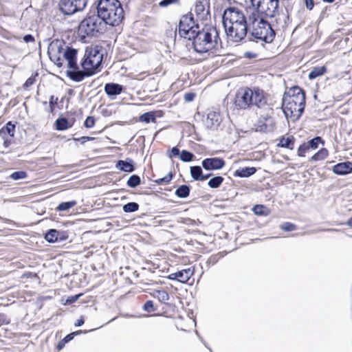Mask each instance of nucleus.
<instances>
[{
    "label": "nucleus",
    "instance_id": "obj_34",
    "mask_svg": "<svg viewBox=\"0 0 352 352\" xmlns=\"http://www.w3.org/2000/svg\"><path fill=\"white\" fill-rule=\"evenodd\" d=\"M220 256L219 254L211 255L204 264L200 263L201 269L208 270L210 266L215 265L219 260Z\"/></svg>",
    "mask_w": 352,
    "mask_h": 352
},
{
    "label": "nucleus",
    "instance_id": "obj_12",
    "mask_svg": "<svg viewBox=\"0 0 352 352\" xmlns=\"http://www.w3.org/2000/svg\"><path fill=\"white\" fill-rule=\"evenodd\" d=\"M17 123L16 121H8L0 129V137L3 140V145L5 148H8L12 144Z\"/></svg>",
    "mask_w": 352,
    "mask_h": 352
},
{
    "label": "nucleus",
    "instance_id": "obj_19",
    "mask_svg": "<svg viewBox=\"0 0 352 352\" xmlns=\"http://www.w3.org/2000/svg\"><path fill=\"white\" fill-rule=\"evenodd\" d=\"M115 168L122 172L131 173L136 169V163L130 157L125 160H118L116 162Z\"/></svg>",
    "mask_w": 352,
    "mask_h": 352
},
{
    "label": "nucleus",
    "instance_id": "obj_18",
    "mask_svg": "<svg viewBox=\"0 0 352 352\" xmlns=\"http://www.w3.org/2000/svg\"><path fill=\"white\" fill-rule=\"evenodd\" d=\"M222 122V117L218 111H210L207 113L206 127L210 130H217Z\"/></svg>",
    "mask_w": 352,
    "mask_h": 352
},
{
    "label": "nucleus",
    "instance_id": "obj_38",
    "mask_svg": "<svg viewBox=\"0 0 352 352\" xmlns=\"http://www.w3.org/2000/svg\"><path fill=\"white\" fill-rule=\"evenodd\" d=\"M140 205L137 202L131 201L122 206V210L125 213L135 212L139 210Z\"/></svg>",
    "mask_w": 352,
    "mask_h": 352
},
{
    "label": "nucleus",
    "instance_id": "obj_25",
    "mask_svg": "<svg viewBox=\"0 0 352 352\" xmlns=\"http://www.w3.org/2000/svg\"><path fill=\"white\" fill-rule=\"evenodd\" d=\"M296 138L293 135H289L287 137L282 135L278 138V142L277 143L276 146L293 150Z\"/></svg>",
    "mask_w": 352,
    "mask_h": 352
},
{
    "label": "nucleus",
    "instance_id": "obj_59",
    "mask_svg": "<svg viewBox=\"0 0 352 352\" xmlns=\"http://www.w3.org/2000/svg\"><path fill=\"white\" fill-rule=\"evenodd\" d=\"M85 323V317L83 316H80L79 318L75 322L74 326L76 327H80L83 325Z\"/></svg>",
    "mask_w": 352,
    "mask_h": 352
},
{
    "label": "nucleus",
    "instance_id": "obj_54",
    "mask_svg": "<svg viewBox=\"0 0 352 352\" xmlns=\"http://www.w3.org/2000/svg\"><path fill=\"white\" fill-rule=\"evenodd\" d=\"M179 0H162L159 3L160 7H167L171 4H175L178 3Z\"/></svg>",
    "mask_w": 352,
    "mask_h": 352
},
{
    "label": "nucleus",
    "instance_id": "obj_44",
    "mask_svg": "<svg viewBox=\"0 0 352 352\" xmlns=\"http://www.w3.org/2000/svg\"><path fill=\"white\" fill-rule=\"evenodd\" d=\"M106 94L110 98L113 100L116 98V96L120 95L124 89H104Z\"/></svg>",
    "mask_w": 352,
    "mask_h": 352
},
{
    "label": "nucleus",
    "instance_id": "obj_13",
    "mask_svg": "<svg viewBox=\"0 0 352 352\" xmlns=\"http://www.w3.org/2000/svg\"><path fill=\"white\" fill-rule=\"evenodd\" d=\"M44 239L50 243L64 242L69 239V231L50 228L44 234Z\"/></svg>",
    "mask_w": 352,
    "mask_h": 352
},
{
    "label": "nucleus",
    "instance_id": "obj_37",
    "mask_svg": "<svg viewBox=\"0 0 352 352\" xmlns=\"http://www.w3.org/2000/svg\"><path fill=\"white\" fill-rule=\"evenodd\" d=\"M175 175V172L170 171L167 175H166L163 177L155 179L153 180V182L157 185L168 184L174 178Z\"/></svg>",
    "mask_w": 352,
    "mask_h": 352
},
{
    "label": "nucleus",
    "instance_id": "obj_3",
    "mask_svg": "<svg viewBox=\"0 0 352 352\" xmlns=\"http://www.w3.org/2000/svg\"><path fill=\"white\" fill-rule=\"evenodd\" d=\"M97 12L101 21L111 26L118 25L124 19V10L118 0H100Z\"/></svg>",
    "mask_w": 352,
    "mask_h": 352
},
{
    "label": "nucleus",
    "instance_id": "obj_16",
    "mask_svg": "<svg viewBox=\"0 0 352 352\" xmlns=\"http://www.w3.org/2000/svg\"><path fill=\"white\" fill-rule=\"evenodd\" d=\"M241 92L239 90L233 99L234 104L238 109H247L251 108L248 101V91H263V89H243Z\"/></svg>",
    "mask_w": 352,
    "mask_h": 352
},
{
    "label": "nucleus",
    "instance_id": "obj_57",
    "mask_svg": "<svg viewBox=\"0 0 352 352\" xmlns=\"http://www.w3.org/2000/svg\"><path fill=\"white\" fill-rule=\"evenodd\" d=\"M49 105L56 106V107L58 106V97H56L54 95H52L50 97Z\"/></svg>",
    "mask_w": 352,
    "mask_h": 352
},
{
    "label": "nucleus",
    "instance_id": "obj_24",
    "mask_svg": "<svg viewBox=\"0 0 352 352\" xmlns=\"http://www.w3.org/2000/svg\"><path fill=\"white\" fill-rule=\"evenodd\" d=\"M257 171V168L254 166H245L236 169L233 176L235 177L246 178L254 175Z\"/></svg>",
    "mask_w": 352,
    "mask_h": 352
},
{
    "label": "nucleus",
    "instance_id": "obj_49",
    "mask_svg": "<svg viewBox=\"0 0 352 352\" xmlns=\"http://www.w3.org/2000/svg\"><path fill=\"white\" fill-rule=\"evenodd\" d=\"M82 296V294L80 293L78 294L68 296L66 298L65 302L63 303V305H72L73 303L76 302L80 298V297Z\"/></svg>",
    "mask_w": 352,
    "mask_h": 352
},
{
    "label": "nucleus",
    "instance_id": "obj_23",
    "mask_svg": "<svg viewBox=\"0 0 352 352\" xmlns=\"http://www.w3.org/2000/svg\"><path fill=\"white\" fill-rule=\"evenodd\" d=\"M74 126V120H71L70 122L68 119L63 116L62 113L59 114L58 118L54 122V129L58 131H64Z\"/></svg>",
    "mask_w": 352,
    "mask_h": 352
},
{
    "label": "nucleus",
    "instance_id": "obj_28",
    "mask_svg": "<svg viewBox=\"0 0 352 352\" xmlns=\"http://www.w3.org/2000/svg\"><path fill=\"white\" fill-rule=\"evenodd\" d=\"M203 167L201 166L195 165L190 167V174L192 179L195 182H200L203 174Z\"/></svg>",
    "mask_w": 352,
    "mask_h": 352
},
{
    "label": "nucleus",
    "instance_id": "obj_4",
    "mask_svg": "<svg viewBox=\"0 0 352 352\" xmlns=\"http://www.w3.org/2000/svg\"><path fill=\"white\" fill-rule=\"evenodd\" d=\"M248 30L257 40L270 43L274 38L275 33L270 24L254 12L248 14Z\"/></svg>",
    "mask_w": 352,
    "mask_h": 352
},
{
    "label": "nucleus",
    "instance_id": "obj_7",
    "mask_svg": "<svg viewBox=\"0 0 352 352\" xmlns=\"http://www.w3.org/2000/svg\"><path fill=\"white\" fill-rule=\"evenodd\" d=\"M199 27L195 23L192 13L184 15L179 24V34L185 38L191 40Z\"/></svg>",
    "mask_w": 352,
    "mask_h": 352
},
{
    "label": "nucleus",
    "instance_id": "obj_36",
    "mask_svg": "<svg viewBox=\"0 0 352 352\" xmlns=\"http://www.w3.org/2000/svg\"><path fill=\"white\" fill-rule=\"evenodd\" d=\"M155 293H157V299L160 302L169 305V303L166 302V301L168 300L170 298L167 292L164 290L155 289L152 294L154 298H156Z\"/></svg>",
    "mask_w": 352,
    "mask_h": 352
},
{
    "label": "nucleus",
    "instance_id": "obj_46",
    "mask_svg": "<svg viewBox=\"0 0 352 352\" xmlns=\"http://www.w3.org/2000/svg\"><path fill=\"white\" fill-rule=\"evenodd\" d=\"M180 153L181 151L177 146H173L170 149L166 151V155L170 159L177 157H179Z\"/></svg>",
    "mask_w": 352,
    "mask_h": 352
},
{
    "label": "nucleus",
    "instance_id": "obj_56",
    "mask_svg": "<svg viewBox=\"0 0 352 352\" xmlns=\"http://www.w3.org/2000/svg\"><path fill=\"white\" fill-rule=\"evenodd\" d=\"M22 278H38L37 273L28 272L22 275Z\"/></svg>",
    "mask_w": 352,
    "mask_h": 352
},
{
    "label": "nucleus",
    "instance_id": "obj_61",
    "mask_svg": "<svg viewBox=\"0 0 352 352\" xmlns=\"http://www.w3.org/2000/svg\"><path fill=\"white\" fill-rule=\"evenodd\" d=\"M304 1L305 3V6H306V8L308 10H311L314 6V0H304Z\"/></svg>",
    "mask_w": 352,
    "mask_h": 352
},
{
    "label": "nucleus",
    "instance_id": "obj_26",
    "mask_svg": "<svg viewBox=\"0 0 352 352\" xmlns=\"http://www.w3.org/2000/svg\"><path fill=\"white\" fill-rule=\"evenodd\" d=\"M192 186L190 184H182L178 186L175 190V195L180 199H186L189 197Z\"/></svg>",
    "mask_w": 352,
    "mask_h": 352
},
{
    "label": "nucleus",
    "instance_id": "obj_58",
    "mask_svg": "<svg viewBox=\"0 0 352 352\" xmlns=\"http://www.w3.org/2000/svg\"><path fill=\"white\" fill-rule=\"evenodd\" d=\"M100 113L104 117H109L113 114V111L111 109L104 108L101 110Z\"/></svg>",
    "mask_w": 352,
    "mask_h": 352
},
{
    "label": "nucleus",
    "instance_id": "obj_22",
    "mask_svg": "<svg viewBox=\"0 0 352 352\" xmlns=\"http://www.w3.org/2000/svg\"><path fill=\"white\" fill-rule=\"evenodd\" d=\"M164 113L161 110L149 111L141 114L138 118V121L144 123H155L157 118H162Z\"/></svg>",
    "mask_w": 352,
    "mask_h": 352
},
{
    "label": "nucleus",
    "instance_id": "obj_15",
    "mask_svg": "<svg viewBox=\"0 0 352 352\" xmlns=\"http://www.w3.org/2000/svg\"><path fill=\"white\" fill-rule=\"evenodd\" d=\"M201 165L207 171L219 170L226 166V161L220 157H207L201 161Z\"/></svg>",
    "mask_w": 352,
    "mask_h": 352
},
{
    "label": "nucleus",
    "instance_id": "obj_64",
    "mask_svg": "<svg viewBox=\"0 0 352 352\" xmlns=\"http://www.w3.org/2000/svg\"><path fill=\"white\" fill-rule=\"evenodd\" d=\"M212 176V173H206V174H204L203 173V174L201 175V181L200 182H204V181L208 179V178H210Z\"/></svg>",
    "mask_w": 352,
    "mask_h": 352
},
{
    "label": "nucleus",
    "instance_id": "obj_32",
    "mask_svg": "<svg viewBox=\"0 0 352 352\" xmlns=\"http://www.w3.org/2000/svg\"><path fill=\"white\" fill-rule=\"evenodd\" d=\"M329 155V151L326 148H321L315 153L310 158V161L318 162L324 160Z\"/></svg>",
    "mask_w": 352,
    "mask_h": 352
},
{
    "label": "nucleus",
    "instance_id": "obj_39",
    "mask_svg": "<svg viewBox=\"0 0 352 352\" xmlns=\"http://www.w3.org/2000/svg\"><path fill=\"white\" fill-rule=\"evenodd\" d=\"M195 157L194 153L188 150H182L179 155V160L184 162H190Z\"/></svg>",
    "mask_w": 352,
    "mask_h": 352
},
{
    "label": "nucleus",
    "instance_id": "obj_9",
    "mask_svg": "<svg viewBox=\"0 0 352 352\" xmlns=\"http://www.w3.org/2000/svg\"><path fill=\"white\" fill-rule=\"evenodd\" d=\"M88 0H60L58 8L60 11L65 15H72L82 10Z\"/></svg>",
    "mask_w": 352,
    "mask_h": 352
},
{
    "label": "nucleus",
    "instance_id": "obj_11",
    "mask_svg": "<svg viewBox=\"0 0 352 352\" xmlns=\"http://www.w3.org/2000/svg\"><path fill=\"white\" fill-rule=\"evenodd\" d=\"M283 99H290L294 102L298 103L299 107V113L302 114L305 111L306 104V92L305 89H288L285 91L283 94Z\"/></svg>",
    "mask_w": 352,
    "mask_h": 352
},
{
    "label": "nucleus",
    "instance_id": "obj_29",
    "mask_svg": "<svg viewBox=\"0 0 352 352\" xmlns=\"http://www.w3.org/2000/svg\"><path fill=\"white\" fill-rule=\"evenodd\" d=\"M305 143L309 149L315 150L318 148L319 144L324 145L325 141L321 136H315Z\"/></svg>",
    "mask_w": 352,
    "mask_h": 352
},
{
    "label": "nucleus",
    "instance_id": "obj_62",
    "mask_svg": "<svg viewBox=\"0 0 352 352\" xmlns=\"http://www.w3.org/2000/svg\"><path fill=\"white\" fill-rule=\"evenodd\" d=\"M23 41L25 43H33L34 41V38L31 34H27L23 36Z\"/></svg>",
    "mask_w": 352,
    "mask_h": 352
},
{
    "label": "nucleus",
    "instance_id": "obj_1",
    "mask_svg": "<svg viewBox=\"0 0 352 352\" xmlns=\"http://www.w3.org/2000/svg\"><path fill=\"white\" fill-rule=\"evenodd\" d=\"M64 43L62 41L55 40L50 43L47 53L50 58L58 67H61L63 62H67L69 69L67 71V76L72 80L79 82L85 76H90L100 66L103 58V50L98 46L87 48L85 52V58L81 63L84 72L78 71L76 63L77 51L74 49L63 48Z\"/></svg>",
    "mask_w": 352,
    "mask_h": 352
},
{
    "label": "nucleus",
    "instance_id": "obj_55",
    "mask_svg": "<svg viewBox=\"0 0 352 352\" xmlns=\"http://www.w3.org/2000/svg\"><path fill=\"white\" fill-rule=\"evenodd\" d=\"M95 329H90V330H82V329H80V330H77V331L71 332V333H72V336L73 338H74L77 336H79V335H81V334H86V333H87L89 332H91V331H94Z\"/></svg>",
    "mask_w": 352,
    "mask_h": 352
},
{
    "label": "nucleus",
    "instance_id": "obj_17",
    "mask_svg": "<svg viewBox=\"0 0 352 352\" xmlns=\"http://www.w3.org/2000/svg\"><path fill=\"white\" fill-rule=\"evenodd\" d=\"M194 273V267H188L182 270H178L175 273L170 274L167 276H165V278L170 280L177 281L180 283H188Z\"/></svg>",
    "mask_w": 352,
    "mask_h": 352
},
{
    "label": "nucleus",
    "instance_id": "obj_6",
    "mask_svg": "<svg viewBox=\"0 0 352 352\" xmlns=\"http://www.w3.org/2000/svg\"><path fill=\"white\" fill-rule=\"evenodd\" d=\"M248 14L254 12L258 16L272 18L278 13V0H250Z\"/></svg>",
    "mask_w": 352,
    "mask_h": 352
},
{
    "label": "nucleus",
    "instance_id": "obj_20",
    "mask_svg": "<svg viewBox=\"0 0 352 352\" xmlns=\"http://www.w3.org/2000/svg\"><path fill=\"white\" fill-rule=\"evenodd\" d=\"M332 172L337 175H346L352 173V162L344 161L338 162L331 168Z\"/></svg>",
    "mask_w": 352,
    "mask_h": 352
},
{
    "label": "nucleus",
    "instance_id": "obj_21",
    "mask_svg": "<svg viewBox=\"0 0 352 352\" xmlns=\"http://www.w3.org/2000/svg\"><path fill=\"white\" fill-rule=\"evenodd\" d=\"M194 12L197 16L204 19L209 14V3L207 0H196Z\"/></svg>",
    "mask_w": 352,
    "mask_h": 352
},
{
    "label": "nucleus",
    "instance_id": "obj_35",
    "mask_svg": "<svg viewBox=\"0 0 352 352\" xmlns=\"http://www.w3.org/2000/svg\"><path fill=\"white\" fill-rule=\"evenodd\" d=\"M327 72L325 66L314 67L309 74V78L313 80L318 76H322Z\"/></svg>",
    "mask_w": 352,
    "mask_h": 352
},
{
    "label": "nucleus",
    "instance_id": "obj_52",
    "mask_svg": "<svg viewBox=\"0 0 352 352\" xmlns=\"http://www.w3.org/2000/svg\"><path fill=\"white\" fill-rule=\"evenodd\" d=\"M11 322L10 317L4 313H0V327L4 324H8Z\"/></svg>",
    "mask_w": 352,
    "mask_h": 352
},
{
    "label": "nucleus",
    "instance_id": "obj_53",
    "mask_svg": "<svg viewBox=\"0 0 352 352\" xmlns=\"http://www.w3.org/2000/svg\"><path fill=\"white\" fill-rule=\"evenodd\" d=\"M196 97V94L192 91L186 93L184 96V99L186 102H192Z\"/></svg>",
    "mask_w": 352,
    "mask_h": 352
},
{
    "label": "nucleus",
    "instance_id": "obj_33",
    "mask_svg": "<svg viewBox=\"0 0 352 352\" xmlns=\"http://www.w3.org/2000/svg\"><path fill=\"white\" fill-rule=\"evenodd\" d=\"M141 184L142 179L137 174L131 175L126 182V186L130 188H135Z\"/></svg>",
    "mask_w": 352,
    "mask_h": 352
},
{
    "label": "nucleus",
    "instance_id": "obj_50",
    "mask_svg": "<svg viewBox=\"0 0 352 352\" xmlns=\"http://www.w3.org/2000/svg\"><path fill=\"white\" fill-rule=\"evenodd\" d=\"M72 140L74 142H79L81 144H84L85 142L88 141L94 140L95 138L91 136H82L80 138H73Z\"/></svg>",
    "mask_w": 352,
    "mask_h": 352
},
{
    "label": "nucleus",
    "instance_id": "obj_42",
    "mask_svg": "<svg viewBox=\"0 0 352 352\" xmlns=\"http://www.w3.org/2000/svg\"><path fill=\"white\" fill-rule=\"evenodd\" d=\"M142 308L144 311L147 313H151L157 309V307L154 305L153 301L151 300H146L142 305Z\"/></svg>",
    "mask_w": 352,
    "mask_h": 352
},
{
    "label": "nucleus",
    "instance_id": "obj_48",
    "mask_svg": "<svg viewBox=\"0 0 352 352\" xmlns=\"http://www.w3.org/2000/svg\"><path fill=\"white\" fill-rule=\"evenodd\" d=\"M96 118L92 116H89L86 118L83 126L87 129L93 128L96 124Z\"/></svg>",
    "mask_w": 352,
    "mask_h": 352
},
{
    "label": "nucleus",
    "instance_id": "obj_45",
    "mask_svg": "<svg viewBox=\"0 0 352 352\" xmlns=\"http://www.w3.org/2000/svg\"><path fill=\"white\" fill-rule=\"evenodd\" d=\"M256 132L265 133L267 129V124L264 120H262L261 118H259L258 123L255 124Z\"/></svg>",
    "mask_w": 352,
    "mask_h": 352
},
{
    "label": "nucleus",
    "instance_id": "obj_60",
    "mask_svg": "<svg viewBox=\"0 0 352 352\" xmlns=\"http://www.w3.org/2000/svg\"><path fill=\"white\" fill-rule=\"evenodd\" d=\"M195 333L197 335L202 344L210 351V352H212L211 348L208 346V343L204 340V338L200 336L199 332L196 331Z\"/></svg>",
    "mask_w": 352,
    "mask_h": 352
},
{
    "label": "nucleus",
    "instance_id": "obj_10",
    "mask_svg": "<svg viewBox=\"0 0 352 352\" xmlns=\"http://www.w3.org/2000/svg\"><path fill=\"white\" fill-rule=\"evenodd\" d=\"M281 107L285 118L287 119L290 118L292 122L297 121L302 115H298L300 111L298 103L294 102L293 98L292 100L282 98Z\"/></svg>",
    "mask_w": 352,
    "mask_h": 352
},
{
    "label": "nucleus",
    "instance_id": "obj_2",
    "mask_svg": "<svg viewBox=\"0 0 352 352\" xmlns=\"http://www.w3.org/2000/svg\"><path fill=\"white\" fill-rule=\"evenodd\" d=\"M223 25L228 38L238 43L245 38L248 30V19L237 8H228L223 14Z\"/></svg>",
    "mask_w": 352,
    "mask_h": 352
},
{
    "label": "nucleus",
    "instance_id": "obj_5",
    "mask_svg": "<svg viewBox=\"0 0 352 352\" xmlns=\"http://www.w3.org/2000/svg\"><path fill=\"white\" fill-rule=\"evenodd\" d=\"M219 33L217 30L212 26L206 27L201 30H198L191 40L195 50L198 53H204L212 49L217 43Z\"/></svg>",
    "mask_w": 352,
    "mask_h": 352
},
{
    "label": "nucleus",
    "instance_id": "obj_63",
    "mask_svg": "<svg viewBox=\"0 0 352 352\" xmlns=\"http://www.w3.org/2000/svg\"><path fill=\"white\" fill-rule=\"evenodd\" d=\"M105 89H107V88H122L121 85H118V84H114V83H107L105 85H104V87Z\"/></svg>",
    "mask_w": 352,
    "mask_h": 352
},
{
    "label": "nucleus",
    "instance_id": "obj_31",
    "mask_svg": "<svg viewBox=\"0 0 352 352\" xmlns=\"http://www.w3.org/2000/svg\"><path fill=\"white\" fill-rule=\"evenodd\" d=\"M224 182V178L221 175H214L212 176L208 182V185L210 188H219L223 182Z\"/></svg>",
    "mask_w": 352,
    "mask_h": 352
},
{
    "label": "nucleus",
    "instance_id": "obj_8",
    "mask_svg": "<svg viewBox=\"0 0 352 352\" xmlns=\"http://www.w3.org/2000/svg\"><path fill=\"white\" fill-rule=\"evenodd\" d=\"M103 25L98 16H91L82 20L78 27V31L81 34L94 35L95 32H98L101 30Z\"/></svg>",
    "mask_w": 352,
    "mask_h": 352
},
{
    "label": "nucleus",
    "instance_id": "obj_14",
    "mask_svg": "<svg viewBox=\"0 0 352 352\" xmlns=\"http://www.w3.org/2000/svg\"><path fill=\"white\" fill-rule=\"evenodd\" d=\"M267 94L263 91H248V98L250 107L255 106L257 108H262L267 104Z\"/></svg>",
    "mask_w": 352,
    "mask_h": 352
},
{
    "label": "nucleus",
    "instance_id": "obj_27",
    "mask_svg": "<svg viewBox=\"0 0 352 352\" xmlns=\"http://www.w3.org/2000/svg\"><path fill=\"white\" fill-rule=\"evenodd\" d=\"M252 211L255 215L266 217L270 214V209L263 204H256L252 208Z\"/></svg>",
    "mask_w": 352,
    "mask_h": 352
},
{
    "label": "nucleus",
    "instance_id": "obj_47",
    "mask_svg": "<svg viewBox=\"0 0 352 352\" xmlns=\"http://www.w3.org/2000/svg\"><path fill=\"white\" fill-rule=\"evenodd\" d=\"M309 150L308 146L307 145V144L305 142H303L302 144H301L298 149H297V155L298 157H303L305 156V153Z\"/></svg>",
    "mask_w": 352,
    "mask_h": 352
},
{
    "label": "nucleus",
    "instance_id": "obj_43",
    "mask_svg": "<svg viewBox=\"0 0 352 352\" xmlns=\"http://www.w3.org/2000/svg\"><path fill=\"white\" fill-rule=\"evenodd\" d=\"M280 228L285 232H292L297 229V226L294 223L287 221L280 225Z\"/></svg>",
    "mask_w": 352,
    "mask_h": 352
},
{
    "label": "nucleus",
    "instance_id": "obj_40",
    "mask_svg": "<svg viewBox=\"0 0 352 352\" xmlns=\"http://www.w3.org/2000/svg\"><path fill=\"white\" fill-rule=\"evenodd\" d=\"M73 339L74 338L72 336V333H68L58 342V344L56 346V349L58 351L62 350L65 347V344L69 342L70 341H72Z\"/></svg>",
    "mask_w": 352,
    "mask_h": 352
},
{
    "label": "nucleus",
    "instance_id": "obj_30",
    "mask_svg": "<svg viewBox=\"0 0 352 352\" xmlns=\"http://www.w3.org/2000/svg\"><path fill=\"white\" fill-rule=\"evenodd\" d=\"M77 204L76 200L60 202L56 208L57 212H68L72 208Z\"/></svg>",
    "mask_w": 352,
    "mask_h": 352
},
{
    "label": "nucleus",
    "instance_id": "obj_51",
    "mask_svg": "<svg viewBox=\"0 0 352 352\" xmlns=\"http://www.w3.org/2000/svg\"><path fill=\"white\" fill-rule=\"evenodd\" d=\"M78 112L77 111H69L65 113L66 118L70 122L71 120H74V124L76 122V117L78 116Z\"/></svg>",
    "mask_w": 352,
    "mask_h": 352
},
{
    "label": "nucleus",
    "instance_id": "obj_41",
    "mask_svg": "<svg viewBox=\"0 0 352 352\" xmlns=\"http://www.w3.org/2000/svg\"><path fill=\"white\" fill-rule=\"evenodd\" d=\"M28 177V173L25 170H16L13 172L10 175V178L13 180H20Z\"/></svg>",
    "mask_w": 352,
    "mask_h": 352
}]
</instances>
